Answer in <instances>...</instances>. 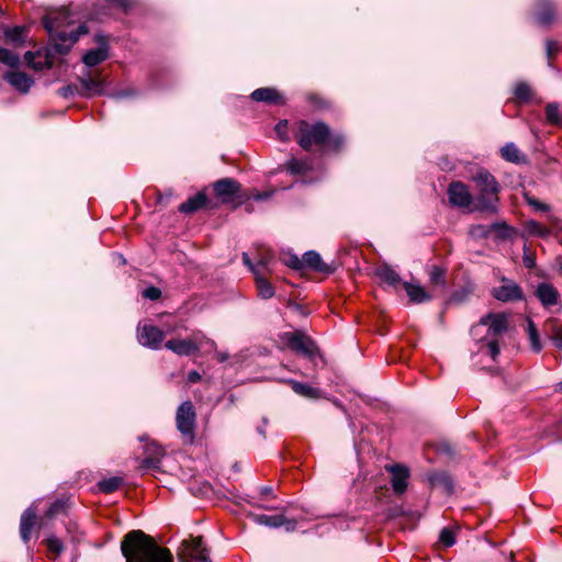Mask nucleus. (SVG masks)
Returning a JSON list of instances; mask_svg holds the SVG:
<instances>
[{
	"label": "nucleus",
	"mask_w": 562,
	"mask_h": 562,
	"mask_svg": "<svg viewBox=\"0 0 562 562\" xmlns=\"http://www.w3.org/2000/svg\"><path fill=\"white\" fill-rule=\"evenodd\" d=\"M121 551L126 562H173L168 549L157 546L140 530H133L125 535Z\"/></svg>",
	"instance_id": "f257e3e1"
},
{
	"label": "nucleus",
	"mask_w": 562,
	"mask_h": 562,
	"mask_svg": "<svg viewBox=\"0 0 562 562\" xmlns=\"http://www.w3.org/2000/svg\"><path fill=\"white\" fill-rule=\"evenodd\" d=\"M71 24L69 12L65 9L43 18V25L60 54H66L81 35L88 33L85 24L76 29L71 27Z\"/></svg>",
	"instance_id": "f03ea898"
},
{
	"label": "nucleus",
	"mask_w": 562,
	"mask_h": 562,
	"mask_svg": "<svg viewBox=\"0 0 562 562\" xmlns=\"http://www.w3.org/2000/svg\"><path fill=\"white\" fill-rule=\"evenodd\" d=\"M295 138L305 150H310L312 146L324 145H327L333 150H338L344 144L342 136L331 135L329 127L323 122L311 124L301 121L297 125Z\"/></svg>",
	"instance_id": "7ed1b4c3"
},
{
	"label": "nucleus",
	"mask_w": 562,
	"mask_h": 562,
	"mask_svg": "<svg viewBox=\"0 0 562 562\" xmlns=\"http://www.w3.org/2000/svg\"><path fill=\"white\" fill-rule=\"evenodd\" d=\"M483 327H487L485 336L486 344L481 347V351H485L493 360L499 355L498 337L504 335L508 329V316L505 313H488L481 317L480 322L471 329L473 337H479Z\"/></svg>",
	"instance_id": "20e7f679"
},
{
	"label": "nucleus",
	"mask_w": 562,
	"mask_h": 562,
	"mask_svg": "<svg viewBox=\"0 0 562 562\" xmlns=\"http://www.w3.org/2000/svg\"><path fill=\"white\" fill-rule=\"evenodd\" d=\"M472 181L479 191V210L495 212L501 190L495 177L488 170L480 169L472 176Z\"/></svg>",
	"instance_id": "39448f33"
},
{
	"label": "nucleus",
	"mask_w": 562,
	"mask_h": 562,
	"mask_svg": "<svg viewBox=\"0 0 562 562\" xmlns=\"http://www.w3.org/2000/svg\"><path fill=\"white\" fill-rule=\"evenodd\" d=\"M165 347L178 356H190L203 347L205 351L215 350L216 345L201 331H195L187 339L168 340Z\"/></svg>",
	"instance_id": "423d86ee"
},
{
	"label": "nucleus",
	"mask_w": 562,
	"mask_h": 562,
	"mask_svg": "<svg viewBox=\"0 0 562 562\" xmlns=\"http://www.w3.org/2000/svg\"><path fill=\"white\" fill-rule=\"evenodd\" d=\"M196 414L190 401L181 403L176 413L177 429L186 442L192 443L195 438Z\"/></svg>",
	"instance_id": "0eeeda50"
},
{
	"label": "nucleus",
	"mask_w": 562,
	"mask_h": 562,
	"mask_svg": "<svg viewBox=\"0 0 562 562\" xmlns=\"http://www.w3.org/2000/svg\"><path fill=\"white\" fill-rule=\"evenodd\" d=\"M181 559L182 562H211L201 537L183 541Z\"/></svg>",
	"instance_id": "6e6552de"
},
{
	"label": "nucleus",
	"mask_w": 562,
	"mask_h": 562,
	"mask_svg": "<svg viewBox=\"0 0 562 562\" xmlns=\"http://www.w3.org/2000/svg\"><path fill=\"white\" fill-rule=\"evenodd\" d=\"M492 296L499 302H515L524 300L522 289L515 281L503 278L499 286L493 288Z\"/></svg>",
	"instance_id": "1a4fd4ad"
},
{
	"label": "nucleus",
	"mask_w": 562,
	"mask_h": 562,
	"mask_svg": "<svg viewBox=\"0 0 562 562\" xmlns=\"http://www.w3.org/2000/svg\"><path fill=\"white\" fill-rule=\"evenodd\" d=\"M165 338V333L156 326L143 325L138 327V341L144 347L159 349Z\"/></svg>",
	"instance_id": "9d476101"
},
{
	"label": "nucleus",
	"mask_w": 562,
	"mask_h": 562,
	"mask_svg": "<svg viewBox=\"0 0 562 562\" xmlns=\"http://www.w3.org/2000/svg\"><path fill=\"white\" fill-rule=\"evenodd\" d=\"M284 338L289 348L296 352L311 357L316 351L314 342L301 333H288Z\"/></svg>",
	"instance_id": "9b49d317"
},
{
	"label": "nucleus",
	"mask_w": 562,
	"mask_h": 562,
	"mask_svg": "<svg viewBox=\"0 0 562 562\" xmlns=\"http://www.w3.org/2000/svg\"><path fill=\"white\" fill-rule=\"evenodd\" d=\"M213 189L222 203H228L239 193L240 184L235 179L224 178L216 181L213 184Z\"/></svg>",
	"instance_id": "f8f14e48"
},
{
	"label": "nucleus",
	"mask_w": 562,
	"mask_h": 562,
	"mask_svg": "<svg viewBox=\"0 0 562 562\" xmlns=\"http://www.w3.org/2000/svg\"><path fill=\"white\" fill-rule=\"evenodd\" d=\"M391 473V485L395 494H403L408 485L409 470L402 464H392L385 467Z\"/></svg>",
	"instance_id": "ddd939ff"
},
{
	"label": "nucleus",
	"mask_w": 562,
	"mask_h": 562,
	"mask_svg": "<svg viewBox=\"0 0 562 562\" xmlns=\"http://www.w3.org/2000/svg\"><path fill=\"white\" fill-rule=\"evenodd\" d=\"M448 196L449 202L458 207H469L473 200L468 187L460 181L450 183Z\"/></svg>",
	"instance_id": "4468645a"
},
{
	"label": "nucleus",
	"mask_w": 562,
	"mask_h": 562,
	"mask_svg": "<svg viewBox=\"0 0 562 562\" xmlns=\"http://www.w3.org/2000/svg\"><path fill=\"white\" fill-rule=\"evenodd\" d=\"M4 80L19 93L26 94L34 86V79L25 72L10 70L4 74Z\"/></svg>",
	"instance_id": "2eb2a0df"
},
{
	"label": "nucleus",
	"mask_w": 562,
	"mask_h": 562,
	"mask_svg": "<svg viewBox=\"0 0 562 562\" xmlns=\"http://www.w3.org/2000/svg\"><path fill=\"white\" fill-rule=\"evenodd\" d=\"M252 519L256 524L267 526L271 528L284 527L286 531H293L296 522L293 519H286L282 515H252Z\"/></svg>",
	"instance_id": "dca6fc26"
},
{
	"label": "nucleus",
	"mask_w": 562,
	"mask_h": 562,
	"mask_svg": "<svg viewBox=\"0 0 562 562\" xmlns=\"http://www.w3.org/2000/svg\"><path fill=\"white\" fill-rule=\"evenodd\" d=\"M99 46L94 49L88 50L83 57L82 61L87 67H93L108 58V44L105 42V37L103 35L98 36Z\"/></svg>",
	"instance_id": "f3484780"
},
{
	"label": "nucleus",
	"mask_w": 562,
	"mask_h": 562,
	"mask_svg": "<svg viewBox=\"0 0 562 562\" xmlns=\"http://www.w3.org/2000/svg\"><path fill=\"white\" fill-rule=\"evenodd\" d=\"M536 296L544 307H550L559 303L560 294L554 285L551 283L542 282L539 283L536 292Z\"/></svg>",
	"instance_id": "a211bd4d"
},
{
	"label": "nucleus",
	"mask_w": 562,
	"mask_h": 562,
	"mask_svg": "<svg viewBox=\"0 0 562 562\" xmlns=\"http://www.w3.org/2000/svg\"><path fill=\"white\" fill-rule=\"evenodd\" d=\"M24 59L29 67L34 70H43L52 67V60L46 49H38L36 52H26Z\"/></svg>",
	"instance_id": "6ab92c4d"
},
{
	"label": "nucleus",
	"mask_w": 562,
	"mask_h": 562,
	"mask_svg": "<svg viewBox=\"0 0 562 562\" xmlns=\"http://www.w3.org/2000/svg\"><path fill=\"white\" fill-rule=\"evenodd\" d=\"M36 512L33 507L26 508L20 519V536L24 543H27L35 527Z\"/></svg>",
	"instance_id": "aec40b11"
},
{
	"label": "nucleus",
	"mask_w": 562,
	"mask_h": 562,
	"mask_svg": "<svg viewBox=\"0 0 562 562\" xmlns=\"http://www.w3.org/2000/svg\"><path fill=\"white\" fill-rule=\"evenodd\" d=\"M145 457L143 459V465L145 468H158L159 463L165 456V451L161 446L151 441L145 446Z\"/></svg>",
	"instance_id": "412c9836"
},
{
	"label": "nucleus",
	"mask_w": 562,
	"mask_h": 562,
	"mask_svg": "<svg viewBox=\"0 0 562 562\" xmlns=\"http://www.w3.org/2000/svg\"><path fill=\"white\" fill-rule=\"evenodd\" d=\"M80 83L83 88L85 97H93L98 94H102L104 92V81L100 78H93L89 74L80 77Z\"/></svg>",
	"instance_id": "4be33fe9"
},
{
	"label": "nucleus",
	"mask_w": 562,
	"mask_h": 562,
	"mask_svg": "<svg viewBox=\"0 0 562 562\" xmlns=\"http://www.w3.org/2000/svg\"><path fill=\"white\" fill-rule=\"evenodd\" d=\"M252 100L269 104H283V97L273 88H259L251 93Z\"/></svg>",
	"instance_id": "5701e85b"
},
{
	"label": "nucleus",
	"mask_w": 562,
	"mask_h": 562,
	"mask_svg": "<svg viewBox=\"0 0 562 562\" xmlns=\"http://www.w3.org/2000/svg\"><path fill=\"white\" fill-rule=\"evenodd\" d=\"M206 203L207 196L203 192H199L180 204L178 210L181 213L191 214L204 207Z\"/></svg>",
	"instance_id": "b1692460"
},
{
	"label": "nucleus",
	"mask_w": 562,
	"mask_h": 562,
	"mask_svg": "<svg viewBox=\"0 0 562 562\" xmlns=\"http://www.w3.org/2000/svg\"><path fill=\"white\" fill-rule=\"evenodd\" d=\"M404 289L409 297V301L413 303H424L431 300L432 297L431 294L426 292L425 289L417 283L405 282Z\"/></svg>",
	"instance_id": "393cba45"
},
{
	"label": "nucleus",
	"mask_w": 562,
	"mask_h": 562,
	"mask_svg": "<svg viewBox=\"0 0 562 562\" xmlns=\"http://www.w3.org/2000/svg\"><path fill=\"white\" fill-rule=\"evenodd\" d=\"M502 157L509 162L522 164L526 162V156L520 153L514 143H508L501 149Z\"/></svg>",
	"instance_id": "a878e982"
},
{
	"label": "nucleus",
	"mask_w": 562,
	"mask_h": 562,
	"mask_svg": "<svg viewBox=\"0 0 562 562\" xmlns=\"http://www.w3.org/2000/svg\"><path fill=\"white\" fill-rule=\"evenodd\" d=\"M285 382L291 386L293 392L300 396L306 398H316L319 395V391L315 387L310 386L308 384H304L292 379H289Z\"/></svg>",
	"instance_id": "bb28decb"
},
{
	"label": "nucleus",
	"mask_w": 562,
	"mask_h": 562,
	"mask_svg": "<svg viewBox=\"0 0 562 562\" xmlns=\"http://www.w3.org/2000/svg\"><path fill=\"white\" fill-rule=\"evenodd\" d=\"M304 267L311 268L316 271H325L326 265L323 262L318 252L310 250L303 255Z\"/></svg>",
	"instance_id": "cd10ccee"
},
{
	"label": "nucleus",
	"mask_w": 562,
	"mask_h": 562,
	"mask_svg": "<svg viewBox=\"0 0 562 562\" xmlns=\"http://www.w3.org/2000/svg\"><path fill=\"white\" fill-rule=\"evenodd\" d=\"M258 294L262 299H270L274 295V289L271 283L260 273L255 276Z\"/></svg>",
	"instance_id": "c85d7f7f"
},
{
	"label": "nucleus",
	"mask_w": 562,
	"mask_h": 562,
	"mask_svg": "<svg viewBox=\"0 0 562 562\" xmlns=\"http://www.w3.org/2000/svg\"><path fill=\"white\" fill-rule=\"evenodd\" d=\"M526 232L531 236L546 238L551 234V228L543 226L537 221L530 220L525 223Z\"/></svg>",
	"instance_id": "c756f323"
},
{
	"label": "nucleus",
	"mask_w": 562,
	"mask_h": 562,
	"mask_svg": "<svg viewBox=\"0 0 562 562\" xmlns=\"http://www.w3.org/2000/svg\"><path fill=\"white\" fill-rule=\"evenodd\" d=\"M376 276L385 283L390 285H397L401 282L400 276L390 267H380L376 270Z\"/></svg>",
	"instance_id": "7c9ffc66"
},
{
	"label": "nucleus",
	"mask_w": 562,
	"mask_h": 562,
	"mask_svg": "<svg viewBox=\"0 0 562 562\" xmlns=\"http://www.w3.org/2000/svg\"><path fill=\"white\" fill-rule=\"evenodd\" d=\"M285 167L292 175H303L311 169V164L307 160L292 158L288 160Z\"/></svg>",
	"instance_id": "2f4dec72"
},
{
	"label": "nucleus",
	"mask_w": 562,
	"mask_h": 562,
	"mask_svg": "<svg viewBox=\"0 0 562 562\" xmlns=\"http://www.w3.org/2000/svg\"><path fill=\"white\" fill-rule=\"evenodd\" d=\"M5 38L13 44H21L25 41V29L14 26L4 31Z\"/></svg>",
	"instance_id": "473e14b6"
},
{
	"label": "nucleus",
	"mask_w": 562,
	"mask_h": 562,
	"mask_svg": "<svg viewBox=\"0 0 562 562\" xmlns=\"http://www.w3.org/2000/svg\"><path fill=\"white\" fill-rule=\"evenodd\" d=\"M527 333H528V338L530 341L531 349L536 352H539L542 349V345L540 342L537 327L531 319L528 321Z\"/></svg>",
	"instance_id": "72a5a7b5"
},
{
	"label": "nucleus",
	"mask_w": 562,
	"mask_h": 562,
	"mask_svg": "<svg viewBox=\"0 0 562 562\" xmlns=\"http://www.w3.org/2000/svg\"><path fill=\"white\" fill-rule=\"evenodd\" d=\"M122 483L123 480L121 477L113 476L100 481L98 485L100 491H102L103 493H112L116 491L122 485Z\"/></svg>",
	"instance_id": "f704fd0d"
},
{
	"label": "nucleus",
	"mask_w": 562,
	"mask_h": 562,
	"mask_svg": "<svg viewBox=\"0 0 562 562\" xmlns=\"http://www.w3.org/2000/svg\"><path fill=\"white\" fill-rule=\"evenodd\" d=\"M546 117H547V121L552 125L562 124V116L560 114L558 104L549 103L546 106Z\"/></svg>",
	"instance_id": "c9c22d12"
},
{
	"label": "nucleus",
	"mask_w": 562,
	"mask_h": 562,
	"mask_svg": "<svg viewBox=\"0 0 562 562\" xmlns=\"http://www.w3.org/2000/svg\"><path fill=\"white\" fill-rule=\"evenodd\" d=\"M514 229L505 222L492 223L491 233H495L498 238L507 239L512 236Z\"/></svg>",
	"instance_id": "e433bc0d"
},
{
	"label": "nucleus",
	"mask_w": 562,
	"mask_h": 562,
	"mask_svg": "<svg viewBox=\"0 0 562 562\" xmlns=\"http://www.w3.org/2000/svg\"><path fill=\"white\" fill-rule=\"evenodd\" d=\"M0 63L9 67H16L20 64V57L7 48L0 47Z\"/></svg>",
	"instance_id": "4c0bfd02"
},
{
	"label": "nucleus",
	"mask_w": 562,
	"mask_h": 562,
	"mask_svg": "<svg viewBox=\"0 0 562 562\" xmlns=\"http://www.w3.org/2000/svg\"><path fill=\"white\" fill-rule=\"evenodd\" d=\"M491 228H492V224L491 225L475 224L470 227L469 233L473 238L482 239V238H487L490 236Z\"/></svg>",
	"instance_id": "58836bf2"
},
{
	"label": "nucleus",
	"mask_w": 562,
	"mask_h": 562,
	"mask_svg": "<svg viewBox=\"0 0 562 562\" xmlns=\"http://www.w3.org/2000/svg\"><path fill=\"white\" fill-rule=\"evenodd\" d=\"M428 274H429V279H430L431 283H434L436 285H445V283H446L445 269H442L441 267H438V266H431Z\"/></svg>",
	"instance_id": "ea45409f"
},
{
	"label": "nucleus",
	"mask_w": 562,
	"mask_h": 562,
	"mask_svg": "<svg viewBox=\"0 0 562 562\" xmlns=\"http://www.w3.org/2000/svg\"><path fill=\"white\" fill-rule=\"evenodd\" d=\"M515 95L520 102H528L531 99V88L526 82H519L515 87Z\"/></svg>",
	"instance_id": "a19ab883"
},
{
	"label": "nucleus",
	"mask_w": 562,
	"mask_h": 562,
	"mask_svg": "<svg viewBox=\"0 0 562 562\" xmlns=\"http://www.w3.org/2000/svg\"><path fill=\"white\" fill-rule=\"evenodd\" d=\"M429 482L432 486L442 484L448 492L452 490L451 481L445 473H434L429 475Z\"/></svg>",
	"instance_id": "79ce46f5"
},
{
	"label": "nucleus",
	"mask_w": 562,
	"mask_h": 562,
	"mask_svg": "<svg viewBox=\"0 0 562 562\" xmlns=\"http://www.w3.org/2000/svg\"><path fill=\"white\" fill-rule=\"evenodd\" d=\"M439 540L445 547H447V548L452 547L456 542L454 531L449 528H443L440 531Z\"/></svg>",
	"instance_id": "37998d69"
},
{
	"label": "nucleus",
	"mask_w": 562,
	"mask_h": 562,
	"mask_svg": "<svg viewBox=\"0 0 562 562\" xmlns=\"http://www.w3.org/2000/svg\"><path fill=\"white\" fill-rule=\"evenodd\" d=\"M546 334L551 338V335H557L558 333H562V327L559 324V321L555 318L548 319L544 324Z\"/></svg>",
	"instance_id": "c03bdc74"
},
{
	"label": "nucleus",
	"mask_w": 562,
	"mask_h": 562,
	"mask_svg": "<svg viewBox=\"0 0 562 562\" xmlns=\"http://www.w3.org/2000/svg\"><path fill=\"white\" fill-rule=\"evenodd\" d=\"M525 201L527 202L528 205L533 207V210H536V211H540V212H549L550 211V205H548L543 202H540L537 199H535L533 196H530L528 194L525 195Z\"/></svg>",
	"instance_id": "a18cd8bd"
},
{
	"label": "nucleus",
	"mask_w": 562,
	"mask_h": 562,
	"mask_svg": "<svg viewBox=\"0 0 562 562\" xmlns=\"http://www.w3.org/2000/svg\"><path fill=\"white\" fill-rule=\"evenodd\" d=\"M274 132L278 136V138L282 142H288L289 140V133H288V121H280L276 127H274Z\"/></svg>",
	"instance_id": "49530a36"
},
{
	"label": "nucleus",
	"mask_w": 562,
	"mask_h": 562,
	"mask_svg": "<svg viewBox=\"0 0 562 562\" xmlns=\"http://www.w3.org/2000/svg\"><path fill=\"white\" fill-rule=\"evenodd\" d=\"M554 13L551 8H546L538 14V22L541 25H548L553 21Z\"/></svg>",
	"instance_id": "de8ad7c7"
},
{
	"label": "nucleus",
	"mask_w": 562,
	"mask_h": 562,
	"mask_svg": "<svg viewBox=\"0 0 562 562\" xmlns=\"http://www.w3.org/2000/svg\"><path fill=\"white\" fill-rule=\"evenodd\" d=\"M285 263L295 270H301L304 268L303 258H299L296 255H290L288 259H285Z\"/></svg>",
	"instance_id": "09e8293b"
},
{
	"label": "nucleus",
	"mask_w": 562,
	"mask_h": 562,
	"mask_svg": "<svg viewBox=\"0 0 562 562\" xmlns=\"http://www.w3.org/2000/svg\"><path fill=\"white\" fill-rule=\"evenodd\" d=\"M47 548L49 551L60 553L63 551L61 541L58 538L50 537L47 539Z\"/></svg>",
	"instance_id": "8fccbe9b"
},
{
	"label": "nucleus",
	"mask_w": 562,
	"mask_h": 562,
	"mask_svg": "<svg viewBox=\"0 0 562 562\" xmlns=\"http://www.w3.org/2000/svg\"><path fill=\"white\" fill-rule=\"evenodd\" d=\"M143 295L149 300H158L161 291L156 286H149L143 292Z\"/></svg>",
	"instance_id": "3c124183"
},
{
	"label": "nucleus",
	"mask_w": 562,
	"mask_h": 562,
	"mask_svg": "<svg viewBox=\"0 0 562 562\" xmlns=\"http://www.w3.org/2000/svg\"><path fill=\"white\" fill-rule=\"evenodd\" d=\"M548 222L559 232H562V220L553 214L547 216Z\"/></svg>",
	"instance_id": "603ef678"
},
{
	"label": "nucleus",
	"mask_w": 562,
	"mask_h": 562,
	"mask_svg": "<svg viewBox=\"0 0 562 562\" xmlns=\"http://www.w3.org/2000/svg\"><path fill=\"white\" fill-rule=\"evenodd\" d=\"M243 261L254 272L255 276L260 273L258 267H255L250 261V258L247 252H243Z\"/></svg>",
	"instance_id": "864d4df0"
},
{
	"label": "nucleus",
	"mask_w": 562,
	"mask_h": 562,
	"mask_svg": "<svg viewBox=\"0 0 562 562\" xmlns=\"http://www.w3.org/2000/svg\"><path fill=\"white\" fill-rule=\"evenodd\" d=\"M522 261L525 267L528 269H532L536 266V259L530 255L525 254Z\"/></svg>",
	"instance_id": "5fc2aeb1"
},
{
	"label": "nucleus",
	"mask_w": 562,
	"mask_h": 562,
	"mask_svg": "<svg viewBox=\"0 0 562 562\" xmlns=\"http://www.w3.org/2000/svg\"><path fill=\"white\" fill-rule=\"evenodd\" d=\"M546 48H547V54L550 57L558 50V44L552 41H547Z\"/></svg>",
	"instance_id": "6e6d98bb"
},
{
	"label": "nucleus",
	"mask_w": 562,
	"mask_h": 562,
	"mask_svg": "<svg viewBox=\"0 0 562 562\" xmlns=\"http://www.w3.org/2000/svg\"><path fill=\"white\" fill-rule=\"evenodd\" d=\"M75 88L71 86H66L59 89V94L64 98H68L74 94Z\"/></svg>",
	"instance_id": "4d7b16f0"
},
{
	"label": "nucleus",
	"mask_w": 562,
	"mask_h": 562,
	"mask_svg": "<svg viewBox=\"0 0 562 562\" xmlns=\"http://www.w3.org/2000/svg\"><path fill=\"white\" fill-rule=\"evenodd\" d=\"M554 346L559 349V350H562V333L561 334H557V335H551V338H550Z\"/></svg>",
	"instance_id": "13d9d810"
},
{
	"label": "nucleus",
	"mask_w": 562,
	"mask_h": 562,
	"mask_svg": "<svg viewBox=\"0 0 562 562\" xmlns=\"http://www.w3.org/2000/svg\"><path fill=\"white\" fill-rule=\"evenodd\" d=\"M201 380V374L198 371H190L188 374V381L190 383H196Z\"/></svg>",
	"instance_id": "bf43d9fd"
},
{
	"label": "nucleus",
	"mask_w": 562,
	"mask_h": 562,
	"mask_svg": "<svg viewBox=\"0 0 562 562\" xmlns=\"http://www.w3.org/2000/svg\"><path fill=\"white\" fill-rule=\"evenodd\" d=\"M227 359H228V355H227V353H225V352H220V353H217V360H218L220 362H224V361H226Z\"/></svg>",
	"instance_id": "052dcab7"
},
{
	"label": "nucleus",
	"mask_w": 562,
	"mask_h": 562,
	"mask_svg": "<svg viewBox=\"0 0 562 562\" xmlns=\"http://www.w3.org/2000/svg\"><path fill=\"white\" fill-rule=\"evenodd\" d=\"M270 194L268 193H257L254 198L256 200H263V199H268Z\"/></svg>",
	"instance_id": "680f3d73"
},
{
	"label": "nucleus",
	"mask_w": 562,
	"mask_h": 562,
	"mask_svg": "<svg viewBox=\"0 0 562 562\" xmlns=\"http://www.w3.org/2000/svg\"><path fill=\"white\" fill-rule=\"evenodd\" d=\"M269 263V260L267 258H261L258 262V266L266 268Z\"/></svg>",
	"instance_id": "e2e57ef3"
},
{
	"label": "nucleus",
	"mask_w": 562,
	"mask_h": 562,
	"mask_svg": "<svg viewBox=\"0 0 562 562\" xmlns=\"http://www.w3.org/2000/svg\"><path fill=\"white\" fill-rule=\"evenodd\" d=\"M112 2L123 8L127 5L126 0H112Z\"/></svg>",
	"instance_id": "0e129e2a"
},
{
	"label": "nucleus",
	"mask_w": 562,
	"mask_h": 562,
	"mask_svg": "<svg viewBox=\"0 0 562 562\" xmlns=\"http://www.w3.org/2000/svg\"><path fill=\"white\" fill-rule=\"evenodd\" d=\"M272 492V488L270 486H265L261 488V494L262 495H268Z\"/></svg>",
	"instance_id": "69168bd1"
},
{
	"label": "nucleus",
	"mask_w": 562,
	"mask_h": 562,
	"mask_svg": "<svg viewBox=\"0 0 562 562\" xmlns=\"http://www.w3.org/2000/svg\"><path fill=\"white\" fill-rule=\"evenodd\" d=\"M554 390H555L557 392H562V381H561V382H559L558 384H555Z\"/></svg>",
	"instance_id": "338daca9"
},
{
	"label": "nucleus",
	"mask_w": 562,
	"mask_h": 562,
	"mask_svg": "<svg viewBox=\"0 0 562 562\" xmlns=\"http://www.w3.org/2000/svg\"><path fill=\"white\" fill-rule=\"evenodd\" d=\"M125 95H127V94L124 93V92H120V93L115 94L114 97L120 99V98L125 97Z\"/></svg>",
	"instance_id": "774afa93"
}]
</instances>
